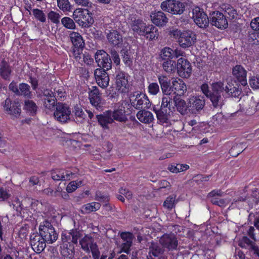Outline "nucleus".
I'll return each instance as SVG.
<instances>
[{"mask_svg": "<svg viewBox=\"0 0 259 259\" xmlns=\"http://www.w3.org/2000/svg\"><path fill=\"white\" fill-rule=\"evenodd\" d=\"M176 96L172 94H163L160 108L154 106L153 110L156 114L158 120L161 123H167L171 114L175 111Z\"/></svg>", "mask_w": 259, "mask_h": 259, "instance_id": "f257e3e1", "label": "nucleus"}, {"mask_svg": "<svg viewBox=\"0 0 259 259\" xmlns=\"http://www.w3.org/2000/svg\"><path fill=\"white\" fill-rule=\"evenodd\" d=\"M211 86V90H209L208 85L204 83L201 87V91L209 99L213 108L220 110L225 105V99L219 94L217 90V82H213Z\"/></svg>", "mask_w": 259, "mask_h": 259, "instance_id": "f03ea898", "label": "nucleus"}, {"mask_svg": "<svg viewBox=\"0 0 259 259\" xmlns=\"http://www.w3.org/2000/svg\"><path fill=\"white\" fill-rule=\"evenodd\" d=\"M186 4L177 0H165L160 5V8L165 11L175 15H181L186 10Z\"/></svg>", "mask_w": 259, "mask_h": 259, "instance_id": "7ed1b4c3", "label": "nucleus"}, {"mask_svg": "<svg viewBox=\"0 0 259 259\" xmlns=\"http://www.w3.org/2000/svg\"><path fill=\"white\" fill-rule=\"evenodd\" d=\"M92 14L87 9H77L73 13V18L79 26L88 28L94 22Z\"/></svg>", "mask_w": 259, "mask_h": 259, "instance_id": "20e7f679", "label": "nucleus"}, {"mask_svg": "<svg viewBox=\"0 0 259 259\" xmlns=\"http://www.w3.org/2000/svg\"><path fill=\"white\" fill-rule=\"evenodd\" d=\"M39 234L48 244H52L58 238V234L52 225L48 221L43 222L39 227Z\"/></svg>", "mask_w": 259, "mask_h": 259, "instance_id": "39448f33", "label": "nucleus"}, {"mask_svg": "<svg viewBox=\"0 0 259 259\" xmlns=\"http://www.w3.org/2000/svg\"><path fill=\"white\" fill-rule=\"evenodd\" d=\"M55 109L54 116L57 121L65 123L70 119L71 110L67 104L58 102Z\"/></svg>", "mask_w": 259, "mask_h": 259, "instance_id": "423d86ee", "label": "nucleus"}, {"mask_svg": "<svg viewBox=\"0 0 259 259\" xmlns=\"http://www.w3.org/2000/svg\"><path fill=\"white\" fill-rule=\"evenodd\" d=\"M96 62L99 69L108 71L111 69L112 62L110 55L104 50H98L95 55Z\"/></svg>", "mask_w": 259, "mask_h": 259, "instance_id": "0eeeda50", "label": "nucleus"}, {"mask_svg": "<svg viewBox=\"0 0 259 259\" xmlns=\"http://www.w3.org/2000/svg\"><path fill=\"white\" fill-rule=\"evenodd\" d=\"M192 18L199 27L206 28L209 23V16L203 11L202 9L196 7L192 10Z\"/></svg>", "mask_w": 259, "mask_h": 259, "instance_id": "6e6552de", "label": "nucleus"}, {"mask_svg": "<svg viewBox=\"0 0 259 259\" xmlns=\"http://www.w3.org/2000/svg\"><path fill=\"white\" fill-rule=\"evenodd\" d=\"M78 169L71 171L68 169H56L51 170V177L54 181H69L76 177Z\"/></svg>", "mask_w": 259, "mask_h": 259, "instance_id": "1a4fd4ad", "label": "nucleus"}, {"mask_svg": "<svg viewBox=\"0 0 259 259\" xmlns=\"http://www.w3.org/2000/svg\"><path fill=\"white\" fill-rule=\"evenodd\" d=\"M89 96L92 105L97 110L103 111L105 102L102 98L99 89L97 87H93L92 90L89 92Z\"/></svg>", "mask_w": 259, "mask_h": 259, "instance_id": "9d476101", "label": "nucleus"}, {"mask_svg": "<svg viewBox=\"0 0 259 259\" xmlns=\"http://www.w3.org/2000/svg\"><path fill=\"white\" fill-rule=\"evenodd\" d=\"M209 23L219 29H225L228 25L227 20L224 15L218 11H213L209 13Z\"/></svg>", "mask_w": 259, "mask_h": 259, "instance_id": "9b49d317", "label": "nucleus"}, {"mask_svg": "<svg viewBox=\"0 0 259 259\" xmlns=\"http://www.w3.org/2000/svg\"><path fill=\"white\" fill-rule=\"evenodd\" d=\"M188 104L189 113L197 114L200 113L203 109L205 104V101L203 97L193 96L188 99Z\"/></svg>", "mask_w": 259, "mask_h": 259, "instance_id": "f8f14e48", "label": "nucleus"}, {"mask_svg": "<svg viewBox=\"0 0 259 259\" xmlns=\"http://www.w3.org/2000/svg\"><path fill=\"white\" fill-rule=\"evenodd\" d=\"M159 243L164 249H167L169 251L177 250L178 246V241L176 237L171 234H163L159 240Z\"/></svg>", "mask_w": 259, "mask_h": 259, "instance_id": "ddd939ff", "label": "nucleus"}, {"mask_svg": "<svg viewBox=\"0 0 259 259\" xmlns=\"http://www.w3.org/2000/svg\"><path fill=\"white\" fill-rule=\"evenodd\" d=\"M69 36L73 45L71 50L72 56L78 55L84 47L83 38L79 33L74 31L70 33Z\"/></svg>", "mask_w": 259, "mask_h": 259, "instance_id": "4468645a", "label": "nucleus"}, {"mask_svg": "<svg viewBox=\"0 0 259 259\" xmlns=\"http://www.w3.org/2000/svg\"><path fill=\"white\" fill-rule=\"evenodd\" d=\"M181 37L178 41V43L184 49H186L193 46L196 41L195 34L190 30L183 31Z\"/></svg>", "mask_w": 259, "mask_h": 259, "instance_id": "2eb2a0df", "label": "nucleus"}, {"mask_svg": "<svg viewBox=\"0 0 259 259\" xmlns=\"http://www.w3.org/2000/svg\"><path fill=\"white\" fill-rule=\"evenodd\" d=\"M179 76L188 78L192 72L191 63L186 59L180 58L178 60L177 63V69Z\"/></svg>", "mask_w": 259, "mask_h": 259, "instance_id": "dca6fc26", "label": "nucleus"}, {"mask_svg": "<svg viewBox=\"0 0 259 259\" xmlns=\"http://www.w3.org/2000/svg\"><path fill=\"white\" fill-rule=\"evenodd\" d=\"M4 107L8 114L16 117L19 116L21 112V105L17 100L12 101L10 98H7Z\"/></svg>", "mask_w": 259, "mask_h": 259, "instance_id": "f3484780", "label": "nucleus"}, {"mask_svg": "<svg viewBox=\"0 0 259 259\" xmlns=\"http://www.w3.org/2000/svg\"><path fill=\"white\" fill-rule=\"evenodd\" d=\"M128 75L124 71L118 70L116 72V84L117 89L121 93H126L128 89Z\"/></svg>", "mask_w": 259, "mask_h": 259, "instance_id": "a211bd4d", "label": "nucleus"}, {"mask_svg": "<svg viewBox=\"0 0 259 259\" xmlns=\"http://www.w3.org/2000/svg\"><path fill=\"white\" fill-rule=\"evenodd\" d=\"M46 243L47 242L38 234H33L30 236L31 246L33 250L37 253H40L45 249Z\"/></svg>", "mask_w": 259, "mask_h": 259, "instance_id": "6ab92c4d", "label": "nucleus"}, {"mask_svg": "<svg viewBox=\"0 0 259 259\" xmlns=\"http://www.w3.org/2000/svg\"><path fill=\"white\" fill-rule=\"evenodd\" d=\"M151 20L153 24L158 27H163L168 22V18L161 11H154L150 14Z\"/></svg>", "mask_w": 259, "mask_h": 259, "instance_id": "aec40b11", "label": "nucleus"}, {"mask_svg": "<svg viewBox=\"0 0 259 259\" xmlns=\"http://www.w3.org/2000/svg\"><path fill=\"white\" fill-rule=\"evenodd\" d=\"M232 74L243 86H245L247 84V71L241 65H237L235 66L232 68Z\"/></svg>", "mask_w": 259, "mask_h": 259, "instance_id": "412c9836", "label": "nucleus"}, {"mask_svg": "<svg viewBox=\"0 0 259 259\" xmlns=\"http://www.w3.org/2000/svg\"><path fill=\"white\" fill-rule=\"evenodd\" d=\"M94 75L98 84L100 87L104 89L108 86L110 79L107 71L96 69L95 70Z\"/></svg>", "mask_w": 259, "mask_h": 259, "instance_id": "4be33fe9", "label": "nucleus"}, {"mask_svg": "<svg viewBox=\"0 0 259 259\" xmlns=\"http://www.w3.org/2000/svg\"><path fill=\"white\" fill-rule=\"evenodd\" d=\"M133 97H135L134 101H132L131 99L132 105L136 109H139L143 108V105H145V107H148L150 101L148 97L145 95L138 92L133 94Z\"/></svg>", "mask_w": 259, "mask_h": 259, "instance_id": "5701e85b", "label": "nucleus"}, {"mask_svg": "<svg viewBox=\"0 0 259 259\" xmlns=\"http://www.w3.org/2000/svg\"><path fill=\"white\" fill-rule=\"evenodd\" d=\"M171 93L173 96H183L187 91V87L184 81L181 79H175L171 81Z\"/></svg>", "mask_w": 259, "mask_h": 259, "instance_id": "b1692460", "label": "nucleus"}, {"mask_svg": "<svg viewBox=\"0 0 259 259\" xmlns=\"http://www.w3.org/2000/svg\"><path fill=\"white\" fill-rule=\"evenodd\" d=\"M107 33V38L109 43L114 47H119L123 42L122 35L116 30L111 29Z\"/></svg>", "mask_w": 259, "mask_h": 259, "instance_id": "393cba45", "label": "nucleus"}, {"mask_svg": "<svg viewBox=\"0 0 259 259\" xmlns=\"http://www.w3.org/2000/svg\"><path fill=\"white\" fill-rule=\"evenodd\" d=\"M111 115V110H109L103 112V114L96 115L99 123L105 130H108L109 128L108 124L113 122V119Z\"/></svg>", "mask_w": 259, "mask_h": 259, "instance_id": "a878e982", "label": "nucleus"}, {"mask_svg": "<svg viewBox=\"0 0 259 259\" xmlns=\"http://www.w3.org/2000/svg\"><path fill=\"white\" fill-rule=\"evenodd\" d=\"M120 54L125 65L131 67L133 65V53L131 46L128 45L124 46L120 51Z\"/></svg>", "mask_w": 259, "mask_h": 259, "instance_id": "bb28decb", "label": "nucleus"}, {"mask_svg": "<svg viewBox=\"0 0 259 259\" xmlns=\"http://www.w3.org/2000/svg\"><path fill=\"white\" fill-rule=\"evenodd\" d=\"M97 244L94 238L90 235H85L79 240L81 248L87 253H89L90 248Z\"/></svg>", "mask_w": 259, "mask_h": 259, "instance_id": "cd10ccee", "label": "nucleus"}, {"mask_svg": "<svg viewBox=\"0 0 259 259\" xmlns=\"http://www.w3.org/2000/svg\"><path fill=\"white\" fill-rule=\"evenodd\" d=\"M157 78L163 94H171V80L164 75H158Z\"/></svg>", "mask_w": 259, "mask_h": 259, "instance_id": "c85d7f7f", "label": "nucleus"}, {"mask_svg": "<svg viewBox=\"0 0 259 259\" xmlns=\"http://www.w3.org/2000/svg\"><path fill=\"white\" fill-rule=\"evenodd\" d=\"M246 189L245 187L243 190H239L234 193V196L233 199L231 206L233 207H237L239 205L240 202H244L248 198L247 195L246 194Z\"/></svg>", "mask_w": 259, "mask_h": 259, "instance_id": "c756f323", "label": "nucleus"}, {"mask_svg": "<svg viewBox=\"0 0 259 259\" xmlns=\"http://www.w3.org/2000/svg\"><path fill=\"white\" fill-rule=\"evenodd\" d=\"M175 105V108H176L177 111L182 115H184L189 113V111H188V107H189L188 100L186 102L184 100L177 97Z\"/></svg>", "mask_w": 259, "mask_h": 259, "instance_id": "7c9ffc66", "label": "nucleus"}, {"mask_svg": "<svg viewBox=\"0 0 259 259\" xmlns=\"http://www.w3.org/2000/svg\"><path fill=\"white\" fill-rule=\"evenodd\" d=\"M149 254H152L154 257H158L162 255L165 249L159 243L152 241L149 246Z\"/></svg>", "mask_w": 259, "mask_h": 259, "instance_id": "2f4dec72", "label": "nucleus"}, {"mask_svg": "<svg viewBox=\"0 0 259 259\" xmlns=\"http://www.w3.org/2000/svg\"><path fill=\"white\" fill-rule=\"evenodd\" d=\"M12 69L8 62L3 59L0 62V75L5 80H9Z\"/></svg>", "mask_w": 259, "mask_h": 259, "instance_id": "473e14b6", "label": "nucleus"}, {"mask_svg": "<svg viewBox=\"0 0 259 259\" xmlns=\"http://www.w3.org/2000/svg\"><path fill=\"white\" fill-rule=\"evenodd\" d=\"M137 118L144 123H149L153 121L154 117L152 113L146 110H141L137 113Z\"/></svg>", "mask_w": 259, "mask_h": 259, "instance_id": "72a5a7b5", "label": "nucleus"}, {"mask_svg": "<svg viewBox=\"0 0 259 259\" xmlns=\"http://www.w3.org/2000/svg\"><path fill=\"white\" fill-rule=\"evenodd\" d=\"M111 114L113 121L116 120L120 122L125 123L128 120L124 108H118L115 109L113 111L111 110Z\"/></svg>", "mask_w": 259, "mask_h": 259, "instance_id": "f704fd0d", "label": "nucleus"}, {"mask_svg": "<svg viewBox=\"0 0 259 259\" xmlns=\"http://www.w3.org/2000/svg\"><path fill=\"white\" fill-rule=\"evenodd\" d=\"M74 59L79 63L82 64L85 63L87 65H91L94 62V59L89 53H83L82 51L78 53V55H73Z\"/></svg>", "mask_w": 259, "mask_h": 259, "instance_id": "c9c22d12", "label": "nucleus"}, {"mask_svg": "<svg viewBox=\"0 0 259 259\" xmlns=\"http://www.w3.org/2000/svg\"><path fill=\"white\" fill-rule=\"evenodd\" d=\"M61 254L67 259H72L74 254V246L72 243L63 244L61 247Z\"/></svg>", "mask_w": 259, "mask_h": 259, "instance_id": "e433bc0d", "label": "nucleus"}, {"mask_svg": "<svg viewBox=\"0 0 259 259\" xmlns=\"http://www.w3.org/2000/svg\"><path fill=\"white\" fill-rule=\"evenodd\" d=\"M235 83H237L235 81L232 79L230 81H228L227 84L225 85L224 82L221 81H217V90L218 91L219 95L225 99L223 92L226 91L229 92V89H231L232 87H235Z\"/></svg>", "mask_w": 259, "mask_h": 259, "instance_id": "4c0bfd02", "label": "nucleus"}, {"mask_svg": "<svg viewBox=\"0 0 259 259\" xmlns=\"http://www.w3.org/2000/svg\"><path fill=\"white\" fill-rule=\"evenodd\" d=\"M145 23L141 19L135 18L131 19V26L133 31L141 35L145 27Z\"/></svg>", "mask_w": 259, "mask_h": 259, "instance_id": "58836bf2", "label": "nucleus"}, {"mask_svg": "<svg viewBox=\"0 0 259 259\" xmlns=\"http://www.w3.org/2000/svg\"><path fill=\"white\" fill-rule=\"evenodd\" d=\"M246 148V144L243 143H235L229 151V153L232 157H236Z\"/></svg>", "mask_w": 259, "mask_h": 259, "instance_id": "ea45409f", "label": "nucleus"}, {"mask_svg": "<svg viewBox=\"0 0 259 259\" xmlns=\"http://www.w3.org/2000/svg\"><path fill=\"white\" fill-rule=\"evenodd\" d=\"M18 96H23L28 99H31L32 97V94L30 91V86L26 83H21L19 85Z\"/></svg>", "mask_w": 259, "mask_h": 259, "instance_id": "a19ab883", "label": "nucleus"}, {"mask_svg": "<svg viewBox=\"0 0 259 259\" xmlns=\"http://www.w3.org/2000/svg\"><path fill=\"white\" fill-rule=\"evenodd\" d=\"M162 68L167 73H173L176 71L177 63L172 59L165 60L162 63Z\"/></svg>", "mask_w": 259, "mask_h": 259, "instance_id": "79ce46f5", "label": "nucleus"}, {"mask_svg": "<svg viewBox=\"0 0 259 259\" xmlns=\"http://www.w3.org/2000/svg\"><path fill=\"white\" fill-rule=\"evenodd\" d=\"M24 109L29 112L31 116H34L36 113L37 106L32 100H27L25 101Z\"/></svg>", "mask_w": 259, "mask_h": 259, "instance_id": "37998d69", "label": "nucleus"}, {"mask_svg": "<svg viewBox=\"0 0 259 259\" xmlns=\"http://www.w3.org/2000/svg\"><path fill=\"white\" fill-rule=\"evenodd\" d=\"M72 112L75 117L76 122L81 123L84 121L85 115L81 107L78 105L75 106Z\"/></svg>", "mask_w": 259, "mask_h": 259, "instance_id": "c03bdc74", "label": "nucleus"}, {"mask_svg": "<svg viewBox=\"0 0 259 259\" xmlns=\"http://www.w3.org/2000/svg\"><path fill=\"white\" fill-rule=\"evenodd\" d=\"M189 166L187 164H171L169 165L167 169L173 173H178L189 169Z\"/></svg>", "mask_w": 259, "mask_h": 259, "instance_id": "a18cd8bd", "label": "nucleus"}, {"mask_svg": "<svg viewBox=\"0 0 259 259\" xmlns=\"http://www.w3.org/2000/svg\"><path fill=\"white\" fill-rule=\"evenodd\" d=\"M173 50L169 47H164L161 50L160 56L163 60H167L173 58Z\"/></svg>", "mask_w": 259, "mask_h": 259, "instance_id": "49530a36", "label": "nucleus"}, {"mask_svg": "<svg viewBox=\"0 0 259 259\" xmlns=\"http://www.w3.org/2000/svg\"><path fill=\"white\" fill-rule=\"evenodd\" d=\"M101 205L98 202H92L88 203L82 206L83 211L85 213H90L92 211H95L100 208Z\"/></svg>", "mask_w": 259, "mask_h": 259, "instance_id": "de8ad7c7", "label": "nucleus"}, {"mask_svg": "<svg viewBox=\"0 0 259 259\" xmlns=\"http://www.w3.org/2000/svg\"><path fill=\"white\" fill-rule=\"evenodd\" d=\"M57 6L63 12H70L72 6L68 0H57Z\"/></svg>", "mask_w": 259, "mask_h": 259, "instance_id": "09e8293b", "label": "nucleus"}, {"mask_svg": "<svg viewBox=\"0 0 259 259\" xmlns=\"http://www.w3.org/2000/svg\"><path fill=\"white\" fill-rule=\"evenodd\" d=\"M42 101L45 108L51 111L55 110V108H56V105L57 103H58L57 102L56 96L50 99L43 100Z\"/></svg>", "mask_w": 259, "mask_h": 259, "instance_id": "8fccbe9b", "label": "nucleus"}, {"mask_svg": "<svg viewBox=\"0 0 259 259\" xmlns=\"http://www.w3.org/2000/svg\"><path fill=\"white\" fill-rule=\"evenodd\" d=\"M71 237V242L73 244H76L78 240L82 237V232L77 229H73L69 231Z\"/></svg>", "mask_w": 259, "mask_h": 259, "instance_id": "3c124183", "label": "nucleus"}, {"mask_svg": "<svg viewBox=\"0 0 259 259\" xmlns=\"http://www.w3.org/2000/svg\"><path fill=\"white\" fill-rule=\"evenodd\" d=\"M61 23L64 27L69 29H74L75 28V24L73 20L68 17H65L61 19Z\"/></svg>", "mask_w": 259, "mask_h": 259, "instance_id": "603ef678", "label": "nucleus"}, {"mask_svg": "<svg viewBox=\"0 0 259 259\" xmlns=\"http://www.w3.org/2000/svg\"><path fill=\"white\" fill-rule=\"evenodd\" d=\"M33 15L35 18L41 22L44 23L46 21V16L43 11L38 9H34L32 10Z\"/></svg>", "mask_w": 259, "mask_h": 259, "instance_id": "864d4df0", "label": "nucleus"}, {"mask_svg": "<svg viewBox=\"0 0 259 259\" xmlns=\"http://www.w3.org/2000/svg\"><path fill=\"white\" fill-rule=\"evenodd\" d=\"M229 199H219L218 198H212L210 202L214 205L220 207H225L230 202Z\"/></svg>", "mask_w": 259, "mask_h": 259, "instance_id": "5fc2aeb1", "label": "nucleus"}, {"mask_svg": "<svg viewBox=\"0 0 259 259\" xmlns=\"http://www.w3.org/2000/svg\"><path fill=\"white\" fill-rule=\"evenodd\" d=\"M225 93L227 97H237L241 94V90L239 89L237 83H235V87H232L231 89H229V91H226Z\"/></svg>", "mask_w": 259, "mask_h": 259, "instance_id": "6e6d98bb", "label": "nucleus"}, {"mask_svg": "<svg viewBox=\"0 0 259 259\" xmlns=\"http://www.w3.org/2000/svg\"><path fill=\"white\" fill-rule=\"evenodd\" d=\"M56 96V92H53L52 90L47 89L44 90L41 92V94L40 95V97L42 101L50 99Z\"/></svg>", "mask_w": 259, "mask_h": 259, "instance_id": "4d7b16f0", "label": "nucleus"}, {"mask_svg": "<svg viewBox=\"0 0 259 259\" xmlns=\"http://www.w3.org/2000/svg\"><path fill=\"white\" fill-rule=\"evenodd\" d=\"M175 196H169L164 201L163 206L168 209H171L175 206Z\"/></svg>", "mask_w": 259, "mask_h": 259, "instance_id": "13d9d810", "label": "nucleus"}, {"mask_svg": "<svg viewBox=\"0 0 259 259\" xmlns=\"http://www.w3.org/2000/svg\"><path fill=\"white\" fill-rule=\"evenodd\" d=\"M109 53L111 55L110 56V58H112L114 63L116 65H119L120 63V59L117 52L114 49H110Z\"/></svg>", "mask_w": 259, "mask_h": 259, "instance_id": "bf43d9fd", "label": "nucleus"}, {"mask_svg": "<svg viewBox=\"0 0 259 259\" xmlns=\"http://www.w3.org/2000/svg\"><path fill=\"white\" fill-rule=\"evenodd\" d=\"M48 19L55 24H58L60 22V16L58 13L51 11L48 14Z\"/></svg>", "mask_w": 259, "mask_h": 259, "instance_id": "052dcab7", "label": "nucleus"}, {"mask_svg": "<svg viewBox=\"0 0 259 259\" xmlns=\"http://www.w3.org/2000/svg\"><path fill=\"white\" fill-rule=\"evenodd\" d=\"M96 200L103 202H108L109 201V196L108 195L98 191L96 194Z\"/></svg>", "mask_w": 259, "mask_h": 259, "instance_id": "680f3d73", "label": "nucleus"}, {"mask_svg": "<svg viewBox=\"0 0 259 259\" xmlns=\"http://www.w3.org/2000/svg\"><path fill=\"white\" fill-rule=\"evenodd\" d=\"M211 175L204 176L202 175H197L194 176L192 180L198 184H200L203 182L208 181Z\"/></svg>", "mask_w": 259, "mask_h": 259, "instance_id": "e2e57ef3", "label": "nucleus"}, {"mask_svg": "<svg viewBox=\"0 0 259 259\" xmlns=\"http://www.w3.org/2000/svg\"><path fill=\"white\" fill-rule=\"evenodd\" d=\"M249 83L250 87L252 89H259V75H253L250 77L249 79Z\"/></svg>", "mask_w": 259, "mask_h": 259, "instance_id": "0e129e2a", "label": "nucleus"}, {"mask_svg": "<svg viewBox=\"0 0 259 259\" xmlns=\"http://www.w3.org/2000/svg\"><path fill=\"white\" fill-rule=\"evenodd\" d=\"M133 240L123 241L121 244V249L120 252H124L127 254H128L130 251V248L133 244Z\"/></svg>", "mask_w": 259, "mask_h": 259, "instance_id": "69168bd1", "label": "nucleus"}, {"mask_svg": "<svg viewBox=\"0 0 259 259\" xmlns=\"http://www.w3.org/2000/svg\"><path fill=\"white\" fill-rule=\"evenodd\" d=\"M149 93L153 95H156L159 92V87L157 83L152 82L148 87Z\"/></svg>", "mask_w": 259, "mask_h": 259, "instance_id": "338daca9", "label": "nucleus"}, {"mask_svg": "<svg viewBox=\"0 0 259 259\" xmlns=\"http://www.w3.org/2000/svg\"><path fill=\"white\" fill-rule=\"evenodd\" d=\"M90 252L92 253L93 259H99L101 253L97 244L92 247V248H90L89 253Z\"/></svg>", "mask_w": 259, "mask_h": 259, "instance_id": "774afa93", "label": "nucleus"}]
</instances>
